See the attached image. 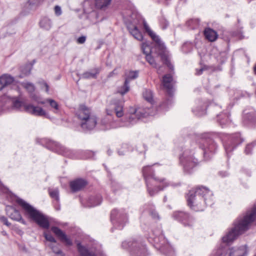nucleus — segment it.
Instances as JSON below:
<instances>
[{
	"mask_svg": "<svg viewBox=\"0 0 256 256\" xmlns=\"http://www.w3.org/2000/svg\"><path fill=\"white\" fill-rule=\"evenodd\" d=\"M256 220V206L254 205L246 214L239 216L233 224V227L226 236L222 237L224 243L229 244L236 240L238 237L250 229Z\"/></svg>",
	"mask_w": 256,
	"mask_h": 256,
	"instance_id": "nucleus-1",
	"label": "nucleus"
},
{
	"mask_svg": "<svg viewBox=\"0 0 256 256\" xmlns=\"http://www.w3.org/2000/svg\"><path fill=\"white\" fill-rule=\"evenodd\" d=\"M156 108L152 107L150 108H146L144 110L141 108L136 109L131 108L129 110V114L124 116L126 122H110L108 118L106 117L101 120V124L104 126V130L116 128L122 126H128L136 122L141 118L146 117L147 116H154L156 114Z\"/></svg>",
	"mask_w": 256,
	"mask_h": 256,
	"instance_id": "nucleus-2",
	"label": "nucleus"
},
{
	"mask_svg": "<svg viewBox=\"0 0 256 256\" xmlns=\"http://www.w3.org/2000/svg\"><path fill=\"white\" fill-rule=\"evenodd\" d=\"M144 28L146 32L152 38L154 42V46L151 48L150 46L146 43L144 42L142 45V50L146 56L150 54L151 52L157 54L160 56L161 60L164 64L172 70H174V66L170 63V62L166 54H165V46L162 42L160 38L157 36L150 28L146 22L144 20L143 21Z\"/></svg>",
	"mask_w": 256,
	"mask_h": 256,
	"instance_id": "nucleus-3",
	"label": "nucleus"
},
{
	"mask_svg": "<svg viewBox=\"0 0 256 256\" xmlns=\"http://www.w3.org/2000/svg\"><path fill=\"white\" fill-rule=\"evenodd\" d=\"M212 194L204 187L190 190L188 194V205L195 211L203 210L204 203L208 206L213 204Z\"/></svg>",
	"mask_w": 256,
	"mask_h": 256,
	"instance_id": "nucleus-4",
	"label": "nucleus"
},
{
	"mask_svg": "<svg viewBox=\"0 0 256 256\" xmlns=\"http://www.w3.org/2000/svg\"><path fill=\"white\" fill-rule=\"evenodd\" d=\"M16 201L22 208L25 214L29 218L34 221L40 227L46 229L48 228L50 223L44 215L22 199L18 198Z\"/></svg>",
	"mask_w": 256,
	"mask_h": 256,
	"instance_id": "nucleus-5",
	"label": "nucleus"
},
{
	"mask_svg": "<svg viewBox=\"0 0 256 256\" xmlns=\"http://www.w3.org/2000/svg\"><path fill=\"white\" fill-rule=\"evenodd\" d=\"M126 246L129 248L132 256H147L146 248L142 242L135 240L128 242H122V247L126 248Z\"/></svg>",
	"mask_w": 256,
	"mask_h": 256,
	"instance_id": "nucleus-6",
	"label": "nucleus"
},
{
	"mask_svg": "<svg viewBox=\"0 0 256 256\" xmlns=\"http://www.w3.org/2000/svg\"><path fill=\"white\" fill-rule=\"evenodd\" d=\"M42 142V144H45L46 146L52 151L66 156L72 158L73 156L72 152L70 150L68 149L56 142L43 140Z\"/></svg>",
	"mask_w": 256,
	"mask_h": 256,
	"instance_id": "nucleus-7",
	"label": "nucleus"
},
{
	"mask_svg": "<svg viewBox=\"0 0 256 256\" xmlns=\"http://www.w3.org/2000/svg\"><path fill=\"white\" fill-rule=\"evenodd\" d=\"M192 152L186 150L180 157V162L182 164L185 172H190V170L194 168L197 162V160L193 158Z\"/></svg>",
	"mask_w": 256,
	"mask_h": 256,
	"instance_id": "nucleus-8",
	"label": "nucleus"
},
{
	"mask_svg": "<svg viewBox=\"0 0 256 256\" xmlns=\"http://www.w3.org/2000/svg\"><path fill=\"white\" fill-rule=\"evenodd\" d=\"M111 220L114 224H119L122 227L128 220V215L123 210L114 209L111 212Z\"/></svg>",
	"mask_w": 256,
	"mask_h": 256,
	"instance_id": "nucleus-9",
	"label": "nucleus"
},
{
	"mask_svg": "<svg viewBox=\"0 0 256 256\" xmlns=\"http://www.w3.org/2000/svg\"><path fill=\"white\" fill-rule=\"evenodd\" d=\"M244 139L240 137L239 133L230 136L228 140L224 144V148L227 154L232 151L234 148L242 142Z\"/></svg>",
	"mask_w": 256,
	"mask_h": 256,
	"instance_id": "nucleus-10",
	"label": "nucleus"
},
{
	"mask_svg": "<svg viewBox=\"0 0 256 256\" xmlns=\"http://www.w3.org/2000/svg\"><path fill=\"white\" fill-rule=\"evenodd\" d=\"M200 148L204 150V154L206 155L209 153H214L216 149L217 146L215 142L210 138L202 140Z\"/></svg>",
	"mask_w": 256,
	"mask_h": 256,
	"instance_id": "nucleus-11",
	"label": "nucleus"
},
{
	"mask_svg": "<svg viewBox=\"0 0 256 256\" xmlns=\"http://www.w3.org/2000/svg\"><path fill=\"white\" fill-rule=\"evenodd\" d=\"M24 110L36 116H44L46 118H48V114L42 108L35 106L30 104L24 105Z\"/></svg>",
	"mask_w": 256,
	"mask_h": 256,
	"instance_id": "nucleus-12",
	"label": "nucleus"
},
{
	"mask_svg": "<svg viewBox=\"0 0 256 256\" xmlns=\"http://www.w3.org/2000/svg\"><path fill=\"white\" fill-rule=\"evenodd\" d=\"M6 214L12 220L20 222L24 224H26V221L22 218L20 212L12 206H7L6 207Z\"/></svg>",
	"mask_w": 256,
	"mask_h": 256,
	"instance_id": "nucleus-13",
	"label": "nucleus"
},
{
	"mask_svg": "<svg viewBox=\"0 0 256 256\" xmlns=\"http://www.w3.org/2000/svg\"><path fill=\"white\" fill-rule=\"evenodd\" d=\"M173 78L170 74H166L163 76V86L170 96H172L173 94Z\"/></svg>",
	"mask_w": 256,
	"mask_h": 256,
	"instance_id": "nucleus-14",
	"label": "nucleus"
},
{
	"mask_svg": "<svg viewBox=\"0 0 256 256\" xmlns=\"http://www.w3.org/2000/svg\"><path fill=\"white\" fill-rule=\"evenodd\" d=\"M96 124V118L95 116L92 114L86 118V120L80 122V126L84 130H92Z\"/></svg>",
	"mask_w": 256,
	"mask_h": 256,
	"instance_id": "nucleus-15",
	"label": "nucleus"
},
{
	"mask_svg": "<svg viewBox=\"0 0 256 256\" xmlns=\"http://www.w3.org/2000/svg\"><path fill=\"white\" fill-rule=\"evenodd\" d=\"M51 230L62 242L66 243V245L70 246L72 244L71 240L68 238L64 232L60 228L56 226H52Z\"/></svg>",
	"mask_w": 256,
	"mask_h": 256,
	"instance_id": "nucleus-16",
	"label": "nucleus"
},
{
	"mask_svg": "<svg viewBox=\"0 0 256 256\" xmlns=\"http://www.w3.org/2000/svg\"><path fill=\"white\" fill-rule=\"evenodd\" d=\"M92 114L90 109L84 105L80 106L76 112L77 117L81 122L84 120H86V118H88Z\"/></svg>",
	"mask_w": 256,
	"mask_h": 256,
	"instance_id": "nucleus-17",
	"label": "nucleus"
},
{
	"mask_svg": "<svg viewBox=\"0 0 256 256\" xmlns=\"http://www.w3.org/2000/svg\"><path fill=\"white\" fill-rule=\"evenodd\" d=\"M173 217L175 220L181 222L184 226L190 225L191 222L188 214L183 212H176L173 214Z\"/></svg>",
	"mask_w": 256,
	"mask_h": 256,
	"instance_id": "nucleus-18",
	"label": "nucleus"
},
{
	"mask_svg": "<svg viewBox=\"0 0 256 256\" xmlns=\"http://www.w3.org/2000/svg\"><path fill=\"white\" fill-rule=\"evenodd\" d=\"M143 176L145 178V180H147L148 181L149 178H154L155 180H158L160 182H163L166 184V182H165L166 180L163 179H157L154 177V174L153 170L150 166H146L143 168L142 169Z\"/></svg>",
	"mask_w": 256,
	"mask_h": 256,
	"instance_id": "nucleus-19",
	"label": "nucleus"
},
{
	"mask_svg": "<svg viewBox=\"0 0 256 256\" xmlns=\"http://www.w3.org/2000/svg\"><path fill=\"white\" fill-rule=\"evenodd\" d=\"M14 82V78L8 74H4L0 77V90L8 86Z\"/></svg>",
	"mask_w": 256,
	"mask_h": 256,
	"instance_id": "nucleus-20",
	"label": "nucleus"
},
{
	"mask_svg": "<svg viewBox=\"0 0 256 256\" xmlns=\"http://www.w3.org/2000/svg\"><path fill=\"white\" fill-rule=\"evenodd\" d=\"M86 184V182L81 178L76 179L70 183V186L72 192H76L80 190Z\"/></svg>",
	"mask_w": 256,
	"mask_h": 256,
	"instance_id": "nucleus-21",
	"label": "nucleus"
},
{
	"mask_svg": "<svg viewBox=\"0 0 256 256\" xmlns=\"http://www.w3.org/2000/svg\"><path fill=\"white\" fill-rule=\"evenodd\" d=\"M76 246L80 256H96L94 252L90 251L86 246L82 245L80 242H76Z\"/></svg>",
	"mask_w": 256,
	"mask_h": 256,
	"instance_id": "nucleus-22",
	"label": "nucleus"
},
{
	"mask_svg": "<svg viewBox=\"0 0 256 256\" xmlns=\"http://www.w3.org/2000/svg\"><path fill=\"white\" fill-rule=\"evenodd\" d=\"M206 38L210 42L215 41L218 36L217 32L210 28H206L204 31Z\"/></svg>",
	"mask_w": 256,
	"mask_h": 256,
	"instance_id": "nucleus-23",
	"label": "nucleus"
},
{
	"mask_svg": "<svg viewBox=\"0 0 256 256\" xmlns=\"http://www.w3.org/2000/svg\"><path fill=\"white\" fill-rule=\"evenodd\" d=\"M243 118L244 122L246 123H256V114L254 112H248L246 110H244Z\"/></svg>",
	"mask_w": 256,
	"mask_h": 256,
	"instance_id": "nucleus-24",
	"label": "nucleus"
},
{
	"mask_svg": "<svg viewBox=\"0 0 256 256\" xmlns=\"http://www.w3.org/2000/svg\"><path fill=\"white\" fill-rule=\"evenodd\" d=\"M130 32L136 40H142V36L139 31L138 28L136 26H128V27Z\"/></svg>",
	"mask_w": 256,
	"mask_h": 256,
	"instance_id": "nucleus-25",
	"label": "nucleus"
},
{
	"mask_svg": "<svg viewBox=\"0 0 256 256\" xmlns=\"http://www.w3.org/2000/svg\"><path fill=\"white\" fill-rule=\"evenodd\" d=\"M102 200L100 196H91L89 198L88 201V206L92 207L100 204Z\"/></svg>",
	"mask_w": 256,
	"mask_h": 256,
	"instance_id": "nucleus-26",
	"label": "nucleus"
},
{
	"mask_svg": "<svg viewBox=\"0 0 256 256\" xmlns=\"http://www.w3.org/2000/svg\"><path fill=\"white\" fill-rule=\"evenodd\" d=\"M100 69V68H95L92 70L90 72H84L82 74V78H96L97 75L99 74Z\"/></svg>",
	"mask_w": 256,
	"mask_h": 256,
	"instance_id": "nucleus-27",
	"label": "nucleus"
},
{
	"mask_svg": "<svg viewBox=\"0 0 256 256\" xmlns=\"http://www.w3.org/2000/svg\"><path fill=\"white\" fill-rule=\"evenodd\" d=\"M40 26L41 28L48 30L52 28V24L50 18L44 17L40 21Z\"/></svg>",
	"mask_w": 256,
	"mask_h": 256,
	"instance_id": "nucleus-28",
	"label": "nucleus"
},
{
	"mask_svg": "<svg viewBox=\"0 0 256 256\" xmlns=\"http://www.w3.org/2000/svg\"><path fill=\"white\" fill-rule=\"evenodd\" d=\"M114 109L118 118H120L124 115L123 104L122 102H116L114 104Z\"/></svg>",
	"mask_w": 256,
	"mask_h": 256,
	"instance_id": "nucleus-29",
	"label": "nucleus"
},
{
	"mask_svg": "<svg viewBox=\"0 0 256 256\" xmlns=\"http://www.w3.org/2000/svg\"><path fill=\"white\" fill-rule=\"evenodd\" d=\"M146 184L147 186V190L149 194L152 196H154L155 194H156L158 191L162 190L163 188H160V186H158L154 188H152L150 182L146 180Z\"/></svg>",
	"mask_w": 256,
	"mask_h": 256,
	"instance_id": "nucleus-30",
	"label": "nucleus"
},
{
	"mask_svg": "<svg viewBox=\"0 0 256 256\" xmlns=\"http://www.w3.org/2000/svg\"><path fill=\"white\" fill-rule=\"evenodd\" d=\"M144 98L150 104H152L154 103L153 94L150 90H145L143 92Z\"/></svg>",
	"mask_w": 256,
	"mask_h": 256,
	"instance_id": "nucleus-31",
	"label": "nucleus"
},
{
	"mask_svg": "<svg viewBox=\"0 0 256 256\" xmlns=\"http://www.w3.org/2000/svg\"><path fill=\"white\" fill-rule=\"evenodd\" d=\"M160 250L167 256H171L173 254L172 248L168 244L160 246Z\"/></svg>",
	"mask_w": 256,
	"mask_h": 256,
	"instance_id": "nucleus-32",
	"label": "nucleus"
},
{
	"mask_svg": "<svg viewBox=\"0 0 256 256\" xmlns=\"http://www.w3.org/2000/svg\"><path fill=\"white\" fill-rule=\"evenodd\" d=\"M125 74L126 76L125 80H128V83H129L130 80H134L138 77V72L137 70H131L128 73L126 72Z\"/></svg>",
	"mask_w": 256,
	"mask_h": 256,
	"instance_id": "nucleus-33",
	"label": "nucleus"
},
{
	"mask_svg": "<svg viewBox=\"0 0 256 256\" xmlns=\"http://www.w3.org/2000/svg\"><path fill=\"white\" fill-rule=\"evenodd\" d=\"M218 121L221 126H224L228 122V116L224 114L218 115Z\"/></svg>",
	"mask_w": 256,
	"mask_h": 256,
	"instance_id": "nucleus-34",
	"label": "nucleus"
},
{
	"mask_svg": "<svg viewBox=\"0 0 256 256\" xmlns=\"http://www.w3.org/2000/svg\"><path fill=\"white\" fill-rule=\"evenodd\" d=\"M112 0H96V6L98 8H102L108 5Z\"/></svg>",
	"mask_w": 256,
	"mask_h": 256,
	"instance_id": "nucleus-35",
	"label": "nucleus"
},
{
	"mask_svg": "<svg viewBox=\"0 0 256 256\" xmlns=\"http://www.w3.org/2000/svg\"><path fill=\"white\" fill-rule=\"evenodd\" d=\"M130 90L129 83L128 80H125L124 84L118 90V92L122 95H124L128 92Z\"/></svg>",
	"mask_w": 256,
	"mask_h": 256,
	"instance_id": "nucleus-36",
	"label": "nucleus"
},
{
	"mask_svg": "<svg viewBox=\"0 0 256 256\" xmlns=\"http://www.w3.org/2000/svg\"><path fill=\"white\" fill-rule=\"evenodd\" d=\"M44 0H28L27 4H28L30 9L37 6L40 4Z\"/></svg>",
	"mask_w": 256,
	"mask_h": 256,
	"instance_id": "nucleus-37",
	"label": "nucleus"
},
{
	"mask_svg": "<svg viewBox=\"0 0 256 256\" xmlns=\"http://www.w3.org/2000/svg\"><path fill=\"white\" fill-rule=\"evenodd\" d=\"M31 68L32 66L30 64H26L20 67V71L23 74L27 76L30 74Z\"/></svg>",
	"mask_w": 256,
	"mask_h": 256,
	"instance_id": "nucleus-38",
	"label": "nucleus"
},
{
	"mask_svg": "<svg viewBox=\"0 0 256 256\" xmlns=\"http://www.w3.org/2000/svg\"><path fill=\"white\" fill-rule=\"evenodd\" d=\"M22 86L30 94L34 92L35 87L30 82H26L23 84Z\"/></svg>",
	"mask_w": 256,
	"mask_h": 256,
	"instance_id": "nucleus-39",
	"label": "nucleus"
},
{
	"mask_svg": "<svg viewBox=\"0 0 256 256\" xmlns=\"http://www.w3.org/2000/svg\"><path fill=\"white\" fill-rule=\"evenodd\" d=\"M146 60L154 68H157V64L156 63L154 58L151 54H147L146 56Z\"/></svg>",
	"mask_w": 256,
	"mask_h": 256,
	"instance_id": "nucleus-40",
	"label": "nucleus"
},
{
	"mask_svg": "<svg viewBox=\"0 0 256 256\" xmlns=\"http://www.w3.org/2000/svg\"><path fill=\"white\" fill-rule=\"evenodd\" d=\"M24 105L26 104L18 100H16L13 102L14 107L18 110H22V108L24 110Z\"/></svg>",
	"mask_w": 256,
	"mask_h": 256,
	"instance_id": "nucleus-41",
	"label": "nucleus"
},
{
	"mask_svg": "<svg viewBox=\"0 0 256 256\" xmlns=\"http://www.w3.org/2000/svg\"><path fill=\"white\" fill-rule=\"evenodd\" d=\"M46 101L50 104V106L52 108L54 109V111L58 110L59 109L58 104V102L56 101H55L54 100L48 98V99H47L46 100Z\"/></svg>",
	"mask_w": 256,
	"mask_h": 256,
	"instance_id": "nucleus-42",
	"label": "nucleus"
},
{
	"mask_svg": "<svg viewBox=\"0 0 256 256\" xmlns=\"http://www.w3.org/2000/svg\"><path fill=\"white\" fill-rule=\"evenodd\" d=\"M232 36L239 40H242L244 38V36L243 35L242 32L241 31V30L232 32Z\"/></svg>",
	"mask_w": 256,
	"mask_h": 256,
	"instance_id": "nucleus-43",
	"label": "nucleus"
},
{
	"mask_svg": "<svg viewBox=\"0 0 256 256\" xmlns=\"http://www.w3.org/2000/svg\"><path fill=\"white\" fill-rule=\"evenodd\" d=\"M52 249L54 252L59 256H65L62 250L58 249L56 246H51Z\"/></svg>",
	"mask_w": 256,
	"mask_h": 256,
	"instance_id": "nucleus-44",
	"label": "nucleus"
},
{
	"mask_svg": "<svg viewBox=\"0 0 256 256\" xmlns=\"http://www.w3.org/2000/svg\"><path fill=\"white\" fill-rule=\"evenodd\" d=\"M256 145V142H252L251 144H248L246 147V148H245V153L246 154H250L251 152V150H252V148L255 146Z\"/></svg>",
	"mask_w": 256,
	"mask_h": 256,
	"instance_id": "nucleus-45",
	"label": "nucleus"
},
{
	"mask_svg": "<svg viewBox=\"0 0 256 256\" xmlns=\"http://www.w3.org/2000/svg\"><path fill=\"white\" fill-rule=\"evenodd\" d=\"M50 194L52 198H55L56 201L59 200L58 192L57 190L50 192Z\"/></svg>",
	"mask_w": 256,
	"mask_h": 256,
	"instance_id": "nucleus-46",
	"label": "nucleus"
},
{
	"mask_svg": "<svg viewBox=\"0 0 256 256\" xmlns=\"http://www.w3.org/2000/svg\"><path fill=\"white\" fill-rule=\"evenodd\" d=\"M44 237H45L46 239L49 242H56V240L55 238L50 234H45Z\"/></svg>",
	"mask_w": 256,
	"mask_h": 256,
	"instance_id": "nucleus-47",
	"label": "nucleus"
},
{
	"mask_svg": "<svg viewBox=\"0 0 256 256\" xmlns=\"http://www.w3.org/2000/svg\"><path fill=\"white\" fill-rule=\"evenodd\" d=\"M0 220L3 222L4 224L6 226H10L11 224L9 222L8 220V219L6 218L4 216H2L0 217Z\"/></svg>",
	"mask_w": 256,
	"mask_h": 256,
	"instance_id": "nucleus-48",
	"label": "nucleus"
},
{
	"mask_svg": "<svg viewBox=\"0 0 256 256\" xmlns=\"http://www.w3.org/2000/svg\"><path fill=\"white\" fill-rule=\"evenodd\" d=\"M86 40V36H81L77 39V42L80 44H83Z\"/></svg>",
	"mask_w": 256,
	"mask_h": 256,
	"instance_id": "nucleus-49",
	"label": "nucleus"
},
{
	"mask_svg": "<svg viewBox=\"0 0 256 256\" xmlns=\"http://www.w3.org/2000/svg\"><path fill=\"white\" fill-rule=\"evenodd\" d=\"M54 12L56 16H59L62 14L61 8L58 6H56L54 7Z\"/></svg>",
	"mask_w": 256,
	"mask_h": 256,
	"instance_id": "nucleus-50",
	"label": "nucleus"
},
{
	"mask_svg": "<svg viewBox=\"0 0 256 256\" xmlns=\"http://www.w3.org/2000/svg\"><path fill=\"white\" fill-rule=\"evenodd\" d=\"M30 96L33 100L36 102H38V100H40V98L36 94H34V92L30 94Z\"/></svg>",
	"mask_w": 256,
	"mask_h": 256,
	"instance_id": "nucleus-51",
	"label": "nucleus"
},
{
	"mask_svg": "<svg viewBox=\"0 0 256 256\" xmlns=\"http://www.w3.org/2000/svg\"><path fill=\"white\" fill-rule=\"evenodd\" d=\"M150 214L154 218H159L158 214L154 210H152L150 212Z\"/></svg>",
	"mask_w": 256,
	"mask_h": 256,
	"instance_id": "nucleus-52",
	"label": "nucleus"
},
{
	"mask_svg": "<svg viewBox=\"0 0 256 256\" xmlns=\"http://www.w3.org/2000/svg\"><path fill=\"white\" fill-rule=\"evenodd\" d=\"M193 112L195 113V114L198 116H201L204 114H205L204 110H202L201 111L200 110H196V112H194L193 110Z\"/></svg>",
	"mask_w": 256,
	"mask_h": 256,
	"instance_id": "nucleus-53",
	"label": "nucleus"
},
{
	"mask_svg": "<svg viewBox=\"0 0 256 256\" xmlns=\"http://www.w3.org/2000/svg\"><path fill=\"white\" fill-rule=\"evenodd\" d=\"M218 174L222 178H224L228 176V174L226 171H220L218 172Z\"/></svg>",
	"mask_w": 256,
	"mask_h": 256,
	"instance_id": "nucleus-54",
	"label": "nucleus"
},
{
	"mask_svg": "<svg viewBox=\"0 0 256 256\" xmlns=\"http://www.w3.org/2000/svg\"><path fill=\"white\" fill-rule=\"evenodd\" d=\"M237 252L236 250H234L233 248L230 250V252L228 254H227V256H234L235 253Z\"/></svg>",
	"mask_w": 256,
	"mask_h": 256,
	"instance_id": "nucleus-55",
	"label": "nucleus"
},
{
	"mask_svg": "<svg viewBox=\"0 0 256 256\" xmlns=\"http://www.w3.org/2000/svg\"><path fill=\"white\" fill-rule=\"evenodd\" d=\"M204 70V68H202L199 70H196V74L198 75H200L202 73V72Z\"/></svg>",
	"mask_w": 256,
	"mask_h": 256,
	"instance_id": "nucleus-56",
	"label": "nucleus"
},
{
	"mask_svg": "<svg viewBox=\"0 0 256 256\" xmlns=\"http://www.w3.org/2000/svg\"><path fill=\"white\" fill-rule=\"evenodd\" d=\"M114 74H117L116 68L109 74L108 77H112L113 76Z\"/></svg>",
	"mask_w": 256,
	"mask_h": 256,
	"instance_id": "nucleus-57",
	"label": "nucleus"
},
{
	"mask_svg": "<svg viewBox=\"0 0 256 256\" xmlns=\"http://www.w3.org/2000/svg\"><path fill=\"white\" fill-rule=\"evenodd\" d=\"M42 84H44V86H45L46 88V92H48V90H49V86H48V84L46 82H42Z\"/></svg>",
	"mask_w": 256,
	"mask_h": 256,
	"instance_id": "nucleus-58",
	"label": "nucleus"
},
{
	"mask_svg": "<svg viewBox=\"0 0 256 256\" xmlns=\"http://www.w3.org/2000/svg\"><path fill=\"white\" fill-rule=\"evenodd\" d=\"M38 104H44L45 103L44 102V101H40V100H38V102H37Z\"/></svg>",
	"mask_w": 256,
	"mask_h": 256,
	"instance_id": "nucleus-59",
	"label": "nucleus"
},
{
	"mask_svg": "<svg viewBox=\"0 0 256 256\" xmlns=\"http://www.w3.org/2000/svg\"><path fill=\"white\" fill-rule=\"evenodd\" d=\"M218 256H227V254L225 253H222L219 254Z\"/></svg>",
	"mask_w": 256,
	"mask_h": 256,
	"instance_id": "nucleus-60",
	"label": "nucleus"
},
{
	"mask_svg": "<svg viewBox=\"0 0 256 256\" xmlns=\"http://www.w3.org/2000/svg\"><path fill=\"white\" fill-rule=\"evenodd\" d=\"M254 72L255 74H256V64L254 67Z\"/></svg>",
	"mask_w": 256,
	"mask_h": 256,
	"instance_id": "nucleus-61",
	"label": "nucleus"
},
{
	"mask_svg": "<svg viewBox=\"0 0 256 256\" xmlns=\"http://www.w3.org/2000/svg\"><path fill=\"white\" fill-rule=\"evenodd\" d=\"M246 252H245V253L244 254L241 255V256H246Z\"/></svg>",
	"mask_w": 256,
	"mask_h": 256,
	"instance_id": "nucleus-62",
	"label": "nucleus"
},
{
	"mask_svg": "<svg viewBox=\"0 0 256 256\" xmlns=\"http://www.w3.org/2000/svg\"><path fill=\"white\" fill-rule=\"evenodd\" d=\"M166 197L165 196V197L164 198V202H166Z\"/></svg>",
	"mask_w": 256,
	"mask_h": 256,
	"instance_id": "nucleus-63",
	"label": "nucleus"
},
{
	"mask_svg": "<svg viewBox=\"0 0 256 256\" xmlns=\"http://www.w3.org/2000/svg\"><path fill=\"white\" fill-rule=\"evenodd\" d=\"M110 152H110V150H108V154H110Z\"/></svg>",
	"mask_w": 256,
	"mask_h": 256,
	"instance_id": "nucleus-64",
	"label": "nucleus"
}]
</instances>
